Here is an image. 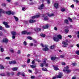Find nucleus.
I'll return each instance as SVG.
<instances>
[{
  "label": "nucleus",
  "instance_id": "f8f14e48",
  "mask_svg": "<svg viewBox=\"0 0 79 79\" xmlns=\"http://www.w3.org/2000/svg\"><path fill=\"white\" fill-rule=\"evenodd\" d=\"M44 7V5L42 4L39 7L38 9H39V10H42V9H43V8Z\"/></svg>",
  "mask_w": 79,
  "mask_h": 79
},
{
  "label": "nucleus",
  "instance_id": "7c9ffc66",
  "mask_svg": "<svg viewBox=\"0 0 79 79\" xmlns=\"http://www.w3.org/2000/svg\"><path fill=\"white\" fill-rule=\"evenodd\" d=\"M75 53L77 55H79V50L76 51Z\"/></svg>",
  "mask_w": 79,
  "mask_h": 79
},
{
  "label": "nucleus",
  "instance_id": "4c0bfd02",
  "mask_svg": "<svg viewBox=\"0 0 79 79\" xmlns=\"http://www.w3.org/2000/svg\"><path fill=\"white\" fill-rule=\"evenodd\" d=\"M22 10L23 11H25L26 10V9L24 7H23L22 8Z\"/></svg>",
  "mask_w": 79,
  "mask_h": 79
},
{
  "label": "nucleus",
  "instance_id": "de8ad7c7",
  "mask_svg": "<svg viewBox=\"0 0 79 79\" xmlns=\"http://www.w3.org/2000/svg\"><path fill=\"white\" fill-rule=\"evenodd\" d=\"M61 11H62V12L64 11H65V9L62 8L61 9Z\"/></svg>",
  "mask_w": 79,
  "mask_h": 79
},
{
  "label": "nucleus",
  "instance_id": "e433bc0d",
  "mask_svg": "<svg viewBox=\"0 0 79 79\" xmlns=\"http://www.w3.org/2000/svg\"><path fill=\"white\" fill-rule=\"evenodd\" d=\"M5 26L6 28H10V26L8 25V24L6 25V26Z\"/></svg>",
  "mask_w": 79,
  "mask_h": 79
},
{
  "label": "nucleus",
  "instance_id": "680f3d73",
  "mask_svg": "<svg viewBox=\"0 0 79 79\" xmlns=\"http://www.w3.org/2000/svg\"><path fill=\"white\" fill-rule=\"evenodd\" d=\"M47 1H48V4H50V0H47Z\"/></svg>",
  "mask_w": 79,
  "mask_h": 79
},
{
  "label": "nucleus",
  "instance_id": "09e8293b",
  "mask_svg": "<svg viewBox=\"0 0 79 79\" xmlns=\"http://www.w3.org/2000/svg\"><path fill=\"white\" fill-rule=\"evenodd\" d=\"M31 79H34V78H35V76H31Z\"/></svg>",
  "mask_w": 79,
  "mask_h": 79
},
{
  "label": "nucleus",
  "instance_id": "a878e982",
  "mask_svg": "<svg viewBox=\"0 0 79 79\" xmlns=\"http://www.w3.org/2000/svg\"><path fill=\"white\" fill-rule=\"evenodd\" d=\"M2 24L5 25V26H6L8 23L6 22H4L2 23Z\"/></svg>",
  "mask_w": 79,
  "mask_h": 79
},
{
  "label": "nucleus",
  "instance_id": "9b49d317",
  "mask_svg": "<svg viewBox=\"0 0 79 79\" xmlns=\"http://www.w3.org/2000/svg\"><path fill=\"white\" fill-rule=\"evenodd\" d=\"M2 41L3 42H5V43H6L8 42V40L6 38H3L2 40Z\"/></svg>",
  "mask_w": 79,
  "mask_h": 79
},
{
  "label": "nucleus",
  "instance_id": "6ab92c4d",
  "mask_svg": "<svg viewBox=\"0 0 79 79\" xmlns=\"http://www.w3.org/2000/svg\"><path fill=\"white\" fill-rule=\"evenodd\" d=\"M6 14H7V15H11V12L10 11H6Z\"/></svg>",
  "mask_w": 79,
  "mask_h": 79
},
{
  "label": "nucleus",
  "instance_id": "f03ea898",
  "mask_svg": "<svg viewBox=\"0 0 79 79\" xmlns=\"http://www.w3.org/2000/svg\"><path fill=\"white\" fill-rule=\"evenodd\" d=\"M69 67L66 66L64 67V69L63 70V71L65 73H69L71 72V70H69Z\"/></svg>",
  "mask_w": 79,
  "mask_h": 79
},
{
  "label": "nucleus",
  "instance_id": "b1692460",
  "mask_svg": "<svg viewBox=\"0 0 79 79\" xmlns=\"http://www.w3.org/2000/svg\"><path fill=\"white\" fill-rule=\"evenodd\" d=\"M56 59H58V58H57V57H51V60H56Z\"/></svg>",
  "mask_w": 79,
  "mask_h": 79
},
{
  "label": "nucleus",
  "instance_id": "39448f33",
  "mask_svg": "<svg viewBox=\"0 0 79 79\" xmlns=\"http://www.w3.org/2000/svg\"><path fill=\"white\" fill-rule=\"evenodd\" d=\"M40 16V14H38L36 15H35L34 16H33L31 17V18L32 19H34V18H39V17Z\"/></svg>",
  "mask_w": 79,
  "mask_h": 79
},
{
  "label": "nucleus",
  "instance_id": "3c124183",
  "mask_svg": "<svg viewBox=\"0 0 79 79\" xmlns=\"http://www.w3.org/2000/svg\"><path fill=\"white\" fill-rule=\"evenodd\" d=\"M20 74H21V73H20V72H18L17 73V76H19V75H20Z\"/></svg>",
  "mask_w": 79,
  "mask_h": 79
},
{
  "label": "nucleus",
  "instance_id": "5fc2aeb1",
  "mask_svg": "<svg viewBox=\"0 0 79 79\" xmlns=\"http://www.w3.org/2000/svg\"><path fill=\"white\" fill-rule=\"evenodd\" d=\"M22 67H23V68H25V67H26V65H23Z\"/></svg>",
  "mask_w": 79,
  "mask_h": 79
},
{
  "label": "nucleus",
  "instance_id": "f704fd0d",
  "mask_svg": "<svg viewBox=\"0 0 79 79\" xmlns=\"http://www.w3.org/2000/svg\"><path fill=\"white\" fill-rule=\"evenodd\" d=\"M65 31L66 33H68V32H69V30H68V29H65Z\"/></svg>",
  "mask_w": 79,
  "mask_h": 79
},
{
  "label": "nucleus",
  "instance_id": "bb28decb",
  "mask_svg": "<svg viewBox=\"0 0 79 79\" xmlns=\"http://www.w3.org/2000/svg\"><path fill=\"white\" fill-rule=\"evenodd\" d=\"M50 49H54L55 48V45H53L50 47Z\"/></svg>",
  "mask_w": 79,
  "mask_h": 79
},
{
  "label": "nucleus",
  "instance_id": "8fccbe9b",
  "mask_svg": "<svg viewBox=\"0 0 79 79\" xmlns=\"http://www.w3.org/2000/svg\"><path fill=\"white\" fill-rule=\"evenodd\" d=\"M74 2H76V3H78L79 2V1H78L77 0H73Z\"/></svg>",
  "mask_w": 79,
  "mask_h": 79
},
{
  "label": "nucleus",
  "instance_id": "412c9836",
  "mask_svg": "<svg viewBox=\"0 0 79 79\" xmlns=\"http://www.w3.org/2000/svg\"><path fill=\"white\" fill-rule=\"evenodd\" d=\"M0 50L1 52H4V48H2V46H0Z\"/></svg>",
  "mask_w": 79,
  "mask_h": 79
},
{
  "label": "nucleus",
  "instance_id": "69168bd1",
  "mask_svg": "<svg viewBox=\"0 0 79 79\" xmlns=\"http://www.w3.org/2000/svg\"><path fill=\"white\" fill-rule=\"evenodd\" d=\"M56 77H53L52 79H55L56 78Z\"/></svg>",
  "mask_w": 79,
  "mask_h": 79
},
{
  "label": "nucleus",
  "instance_id": "20e7f679",
  "mask_svg": "<svg viewBox=\"0 0 79 79\" xmlns=\"http://www.w3.org/2000/svg\"><path fill=\"white\" fill-rule=\"evenodd\" d=\"M22 34H31V32H27L26 31H23L22 32Z\"/></svg>",
  "mask_w": 79,
  "mask_h": 79
},
{
  "label": "nucleus",
  "instance_id": "052dcab7",
  "mask_svg": "<svg viewBox=\"0 0 79 79\" xmlns=\"http://www.w3.org/2000/svg\"><path fill=\"white\" fill-rule=\"evenodd\" d=\"M62 65H65V63L64 62H62Z\"/></svg>",
  "mask_w": 79,
  "mask_h": 79
},
{
  "label": "nucleus",
  "instance_id": "603ef678",
  "mask_svg": "<svg viewBox=\"0 0 79 79\" xmlns=\"http://www.w3.org/2000/svg\"><path fill=\"white\" fill-rule=\"evenodd\" d=\"M2 5L3 6H6V5L4 3L2 4Z\"/></svg>",
  "mask_w": 79,
  "mask_h": 79
},
{
  "label": "nucleus",
  "instance_id": "c756f323",
  "mask_svg": "<svg viewBox=\"0 0 79 79\" xmlns=\"http://www.w3.org/2000/svg\"><path fill=\"white\" fill-rule=\"evenodd\" d=\"M36 66L35 65H30V67H31V68H35Z\"/></svg>",
  "mask_w": 79,
  "mask_h": 79
},
{
  "label": "nucleus",
  "instance_id": "4468645a",
  "mask_svg": "<svg viewBox=\"0 0 79 79\" xmlns=\"http://www.w3.org/2000/svg\"><path fill=\"white\" fill-rule=\"evenodd\" d=\"M34 30L35 31V32H37V31H40L41 29H40V28H34Z\"/></svg>",
  "mask_w": 79,
  "mask_h": 79
},
{
  "label": "nucleus",
  "instance_id": "a211bd4d",
  "mask_svg": "<svg viewBox=\"0 0 79 79\" xmlns=\"http://www.w3.org/2000/svg\"><path fill=\"white\" fill-rule=\"evenodd\" d=\"M12 71H16L18 70V68L17 67H14L12 69Z\"/></svg>",
  "mask_w": 79,
  "mask_h": 79
},
{
  "label": "nucleus",
  "instance_id": "0e129e2a",
  "mask_svg": "<svg viewBox=\"0 0 79 79\" xmlns=\"http://www.w3.org/2000/svg\"><path fill=\"white\" fill-rule=\"evenodd\" d=\"M2 34H3L2 32L0 31V35H2Z\"/></svg>",
  "mask_w": 79,
  "mask_h": 79
},
{
  "label": "nucleus",
  "instance_id": "423d86ee",
  "mask_svg": "<svg viewBox=\"0 0 79 79\" xmlns=\"http://www.w3.org/2000/svg\"><path fill=\"white\" fill-rule=\"evenodd\" d=\"M9 63L10 64H16V62L15 60H12L9 62Z\"/></svg>",
  "mask_w": 79,
  "mask_h": 79
},
{
  "label": "nucleus",
  "instance_id": "13d9d810",
  "mask_svg": "<svg viewBox=\"0 0 79 79\" xmlns=\"http://www.w3.org/2000/svg\"><path fill=\"white\" fill-rule=\"evenodd\" d=\"M11 15H15V12H11Z\"/></svg>",
  "mask_w": 79,
  "mask_h": 79
},
{
  "label": "nucleus",
  "instance_id": "7ed1b4c3",
  "mask_svg": "<svg viewBox=\"0 0 79 79\" xmlns=\"http://www.w3.org/2000/svg\"><path fill=\"white\" fill-rule=\"evenodd\" d=\"M62 44L63 45H62L63 47H67V45H68L67 42L66 41H63L62 42Z\"/></svg>",
  "mask_w": 79,
  "mask_h": 79
},
{
  "label": "nucleus",
  "instance_id": "49530a36",
  "mask_svg": "<svg viewBox=\"0 0 79 79\" xmlns=\"http://www.w3.org/2000/svg\"><path fill=\"white\" fill-rule=\"evenodd\" d=\"M27 63H30V59H28L27 60Z\"/></svg>",
  "mask_w": 79,
  "mask_h": 79
},
{
  "label": "nucleus",
  "instance_id": "f3484780",
  "mask_svg": "<svg viewBox=\"0 0 79 79\" xmlns=\"http://www.w3.org/2000/svg\"><path fill=\"white\" fill-rule=\"evenodd\" d=\"M53 39L56 42H58L59 41V39L57 38L54 37Z\"/></svg>",
  "mask_w": 79,
  "mask_h": 79
},
{
  "label": "nucleus",
  "instance_id": "37998d69",
  "mask_svg": "<svg viewBox=\"0 0 79 79\" xmlns=\"http://www.w3.org/2000/svg\"><path fill=\"white\" fill-rule=\"evenodd\" d=\"M68 19H69V21H70V22H72V19H71L69 17L68 18Z\"/></svg>",
  "mask_w": 79,
  "mask_h": 79
},
{
  "label": "nucleus",
  "instance_id": "338daca9",
  "mask_svg": "<svg viewBox=\"0 0 79 79\" xmlns=\"http://www.w3.org/2000/svg\"><path fill=\"white\" fill-rule=\"evenodd\" d=\"M72 79H76V78L75 77H73Z\"/></svg>",
  "mask_w": 79,
  "mask_h": 79
},
{
  "label": "nucleus",
  "instance_id": "c03bdc74",
  "mask_svg": "<svg viewBox=\"0 0 79 79\" xmlns=\"http://www.w3.org/2000/svg\"><path fill=\"white\" fill-rule=\"evenodd\" d=\"M5 59L6 60H10V58L9 57H7L5 58Z\"/></svg>",
  "mask_w": 79,
  "mask_h": 79
},
{
  "label": "nucleus",
  "instance_id": "f257e3e1",
  "mask_svg": "<svg viewBox=\"0 0 79 79\" xmlns=\"http://www.w3.org/2000/svg\"><path fill=\"white\" fill-rule=\"evenodd\" d=\"M41 46L42 47H44V48L42 49V50L43 51H48V50H49V49L48 48V46L47 45H45L44 46V45H43V44H41Z\"/></svg>",
  "mask_w": 79,
  "mask_h": 79
},
{
  "label": "nucleus",
  "instance_id": "6e6552de",
  "mask_svg": "<svg viewBox=\"0 0 79 79\" xmlns=\"http://www.w3.org/2000/svg\"><path fill=\"white\" fill-rule=\"evenodd\" d=\"M63 76V73H60L59 75H57V78H61Z\"/></svg>",
  "mask_w": 79,
  "mask_h": 79
},
{
  "label": "nucleus",
  "instance_id": "4d7b16f0",
  "mask_svg": "<svg viewBox=\"0 0 79 79\" xmlns=\"http://www.w3.org/2000/svg\"><path fill=\"white\" fill-rule=\"evenodd\" d=\"M12 38L13 39H15V36H12Z\"/></svg>",
  "mask_w": 79,
  "mask_h": 79
},
{
  "label": "nucleus",
  "instance_id": "58836bf2",
  "mask_svg": "<svg viewBox=\"0 0 79 79\" xmlns=\"http://www.w3.org/2000/svg\"><path fill=\"white\" fill-rule=\"evenodd\" d=\"M35 60L36 61H38V62H40V61L38 59H35Z\"/></svg>",
  "mask_w": 79,
  "mask_h": 79
},
{
  "label": "nucleus",
  "instance_id": "5701e85b",
  "mask_svg": "<svg viewBox=\"0 0 79 79\" xmlns=\"http://www.w3.org/2000/svg\"><path fill=\"white\" fill-rule=\"evenodd\" d=\"M47 15L49 16V17H52V16H53V15H54V14H47Z\"/></svg>",
  "mask_w": 79,
  "mask_h": 79
},
{
  "label": "nucleus",
  "instance_id": "dca6fc26",
  "mask_svg": "<svg viewBox=\"0 0 79 79\" xmlns=\"http://www.w3.org/2000/svg\"><path fill=\"white\" fill-rule=\"evenodd\" d=\"M43 64H40V66H41V67H43L44 65V64H45V63H46V62H45V61H43Z\"/></svg>",
  "mask_w": 79,
  "mask_h": 79
},
{
  "label": "nucleus",
  "instance_id": "6e6d98bb",
  "mask_svg": "<svg viewBox=\"0 0 79 79\" xmlns=\"http://www.w3.org/2000/svg\"><path fill=\"white\" fill-rule=\"evenodd\" d=\"M30 46H33V43H30L29 44Z\"/></svg>",
  "mask_w": 79,
  "mask_h": 79
},
{
  "label": "nucleus",
  "instance_id": "c85d7f7f",
  "mask_svg": "<svg viewBox=\"0 0 79 79\" xmlns=\"http://www.w3.org/2000/svg\"><path fill=\"white\" fill-rule=\"evenodd\" d=\"M64 22L65 23H66V24H69L68 23V19H66L64 21Z\"/></svg>",
  "mask_w": 79,
  "mask_h": 79
},
{
  "label": "nucleus",
  "instance_id": "72a5a7b5",
  "mask_svg": "<svg viewBox=\"0 0 79 79\" xmlns=\"http://www.w3.org/2000/svg\"><path fill=\"white\" fill-rule=\"evenodd\" d=\"M40 35L41 37H45V35L43 34H41Z\"/></svg>",
  "mask_w": 79,
  "mask_h": 79
},
{
  "label": "nucleus",
  "instance_id": "ea45409f",
  "mask_svg": "<svg viewBox=\"0 0 79 79\" xmlns=\"http://www.w3.org/2000/svg\"><path fill=\"white\" fill-rule=\"evenodd\" d=\"M44 20H48V17H46L45 18H44Z\"/></svg>",
  "mask_w": 79,
  "mask_h": 79
},
{
  "label": "nucleus",
  "instance_id": "2f4dec72",
  "mask_svg": "<svg viewBox=\"0 0 79 79\" xmlns=\"http://www.w3.org/2000/svg\"><path fill=\"white\" fill-rule=\"evenodd\" d=\"M4 68V67H3V65H0V69H2Z\"/></svg>",
  "mask_w": 79,
  "mask_h": 79
},
{
  "label": "nucleus",
  "instance_id": "1a4fd4ad",
  "mask_svg": "<svg viewBox=\"0 0 79 79\" xmlns=\"http://www.w3.org/2000/svg\"><path fill=\"white\" fill-rule=\"evenodd\" d=\"M5 11L2 9H0V16H2V13H5Z\"/></svg>",
  "mask_w": 79,
  "mask_h": 79
},
{
  "label": "nucleus",
  "instance_id": "774afa93",
  "mask_svg": "<svg viewBox=\"0 0 79 79\" xmlns=\"http://www.w3.org/2000/svg\"><path fill=\"white\" fill-rule=\"evenodd\" d=\"M77 46L78 48H79V44H77Z\"/></svg>",
  "mask_w": 79,
  "mask_h": 79
},
{
  "label": "nucleus",
  "instance_id": "473e14b6",
  "mask_svg": "<svg viewBox=\"0 0 79 79\" xmlns=\"http://www.w3.org/2000/svg\"><path fill=\"white\" fill-rule=\"evenodd\" d=\"M23 44L24 45H25V46H26V45H27V43L25 41H24L23 42Z\"/></svg>",
  "mask_w": 79,
  "mask_h": 79
},
{
  "label": "nucleus",
  "instance_id": "bf43d9fd",
  "mask_svg": "<svg viewBox=\"0 0 79 79\" xmlns=\"http://www.w3.org/2000/svg\"><path fill=\"white\" fill-rule=\"evenodd\" d=\"M35 62H34V60H33L32 61L31 63L32 64H34Z\"/></svg>",
  "mask_w": 79,
  "mask_h": 79
},
{
  "label": "nucleus",
  "instance_id": "4be33fe9",
  "mask_svg": "<svg viewBox=\"0 0 79 79\" xmlns=\"http://www.w3.org/2000/svg\"><path fill=\"white\" fill-rule=\"evenodd\" d=\"M35 22V20H34L30 19L29 20V22L30 23H34Z\"/></svg>",
  "mask_w": 79,
  "mask_h": 79
},
{
  "label": "nucleus",
  "instance_id": "79ce46f5",
  "mask_svg": "<svg viewBox=\"0 0 79 79\" xmlns=\"http://www.w3.org/2000/svg\"><path fill=\"white\" fill-rule=\"evenodd\" d=\"M27 39H30V40H32V38L30 36H28L27 37Z\"/></svg>",
  "mask_w": 79,
  "mask_h": 79
},
{
  "label": "nucleus",
  "instance_id": "864d4df0",
  "mask_svg": "<svg viewBox=\"0 0 79 79\" xmlns=\"http://www.w3.org/2000/svg\"><path fill=\"white\" fill-rule=\"evenodd\" d=\"M54 29L55 30V31H57V28H56V27H54Z\"/></svg>",
  "mask_w": 79,
  "mask_h": 79
},
{
  "label": "nucleus",
  "instance_id": "cd10ccee",
  "mask_svg": "<svg viewBox=\"0 0 79 79\" xmlns=\"http://www.w3.org/2000/svg\"><path fill=\"white\" fill-rule=\"evenodd\" d=\"M42 70L44 71H47V69L46 68H42Z\"/></svg>",
  "mask_w": 79,
  "mask_h": 79
},
{
  "label": "nucleus",
  "instance_id": "0eeeda50",
  "mask_svg": "<svg viewBox=\"0 0 79 79\" xmlns=\"http://www.w3.org/2000/svg\"><path fill=\"white\" fill-rule=\"evenodd\" d=\"M48 27H49L48 24H46L45 25H44L43 27V28L44 29H47V28H48Z\"/></svg>",
  "mask_w": 79,
  "mask_h": 79
},
{
  "label": "nucleus",
  "instance_id": "9d476101",
  "mask_svg": "<svg viewBox=\"0 0 79 79\" xmlns=\"http://www.w3.org/2000/svg\"><path fill=\"white\" fill-rule=\"evenodd\" d=\"M11 33L13 35H16L17 34V33L16 31H12L11 32Z\"/></svg>",
  "mask_w": 79,
  "mask_h": 79
},
{
  "label": "nucleus",
  "instance_id": "c9c22d12",
  "mask_svg": "<svg viewBox=\"0 0 79 79\" xmlns=\"http://www.w3.org/2000/svg\"><path fill=\"white\" fill-rule=\"evenodd\" d=\"M72 65H73V66H76L77 65V64L76 63H72Z\"/></svg>",
  "mask_w": 79,
  "mask_h": 79
},
{
  "label": "nucleus",
  "instance_id": "aec40b11",
  "mask_svg": "<svg viewBox=\"0 0 79 79\" xmlns=\"http://www.w3.org/2000/svg\"><path fill=\"white\" fill-rule=\"evenodd\" d=\"M54 69L55 71H58V70H59V69L58 68V67H56V66H54Z\"/></svg>",
  "mask_w": 79,
  "mask_h": 79
},
{
  "label": "nucleus",
  "instance_id": "393cba45",
  "mask_svg": "<svg viewBox=\"0 0 79 79\" xmlns=\"http://www.w3.org/2000/svg\"><path fill=\"white\" fill-rule=\"evenodd\" d=\"M14 18L15 19V21H18V17L15 16H14Z\"/></svg>",
  "mask_w": 79,
  "mask_h": 79
},
{
  "label": "nucleus",
  "instance_id": "a18cd8bd",
  "mask_svg": "<svg viewBox=\"0 0 79 79\" xmlns=\"http://www.w3.org/2000/svg\"><path fill=\"white\" fill-rule=\"evenodd\" d=\"M17 53H18V54H21V51L20 50H18L17 52Z\"/></svg>",
  "mask_w": 79,
  "mask_h": 79
},
{
  "label": "nucleus",
  "instance_id": "e2e57ef3",
  "mask_svg": "<svg viewBox=\"0 0 79 79\" xmlns=\"http://www.w3.org/2000/svg\"><path fill=\"white\" fill-rule=\"evenodd\" d=\"M28 71H29V72H30V73H32V70H30V69H29Z\"/></svg>",
  "mask_w": 79,
  "mask_h": 79
},
{
  "label": "nucleus",
  "instance_id": "ddd939ff",
  "mask_svg": "<svg viewBox=\"0 0 79 79\" xmlns=\"http://www.w3.org/2000/svg\"><path fill=\"white\" fill-rule=\"evenodd\" d=\"M54 7H55L56 8H57L58 6V4L57 3H54Z\"/></svg>",
  "mask_w": 79,
  "mask_h": 79
},
{
  "label": "nucleus",
  "instance_id": "a19ab883",
  "mask_svg": "<svg viewBox=\"0 0 79 79\" xmlns=\"http://www.w3.org/2000/svg\"><path fill=\"white\" fill-rule=\"evenodd\" d=\"M10 52L11 53H14V50L13 49H11L10 50Z\"/></svg>",
  "mask_w": 79,
  "mask_h": 79
},
{
  "label": "nucleus",
  "instance_id": "2eb2a0df",
  "mask_svg": "<svg viewBox=\"0 0 79 79\" xmlns=\"http://www.w3.org/2000/svg\"><path fill=\"white\" fill-rule=\"evenodd\" d=\"M57 37L59 39H62V36L60 35H57Z\"/></svg>",
  "mask_w": 79,
  "mask_h": 79
}]
</instances>
